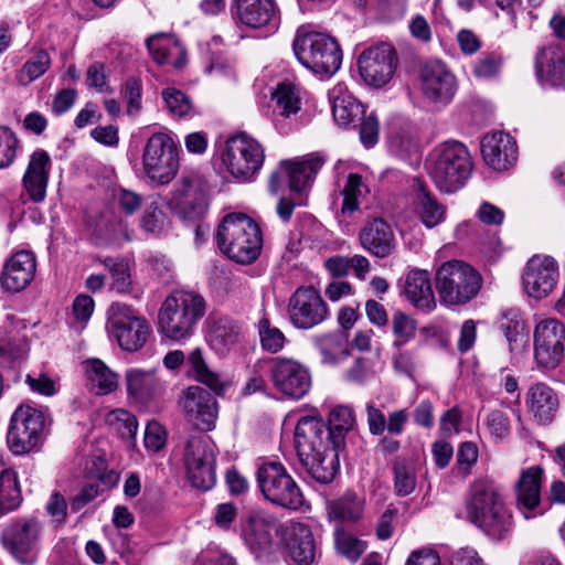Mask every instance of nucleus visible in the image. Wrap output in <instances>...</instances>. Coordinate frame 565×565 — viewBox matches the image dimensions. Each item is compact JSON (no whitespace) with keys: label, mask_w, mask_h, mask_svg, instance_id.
<instances>
[{"label":"nucleus","mask_w":565,"mask_h":565,"mask_svg":"<svg viewBox=\"0 0 565 565\" xmlns=\"http://www.w3.org/2000/svg\"><path fill=\"white\" fill-rule=\"evenodd\" d=\"M355 417L349 406L334 407L327 426L315 416L301 417L295 428V445L301 466L319 483H330L339 469L338 451L344 446L347 434Z\"/></svg>","instance_id":"f257e3e1"},{"label":"nucleus","mask_w":565,"mask_h":565,"mask_svg":"<svg viewBox=\"0 0 565 565\" xmlns=\"http://www.w3.org/2000/svg\"><path fill=\"white\" fill-rule=\"evenodd\" d=\"M467 519L494 540L504 539L513 529V516L495 484L487 479L470 486L466 500Z\"/></svg>","instance_id":"f03ea898"},{"label":"nucleus","mask_w":565,"mask_h":565,"mask_svg":"<svg viewBox=\"0 0 565 565\" xmlns=\"http://www.w3.org/2000/svg\"><path fill=\"white\" fill-rule=\"evenodd\" d=\"M205 311L206 301L201 294L194 290H174L159 309V331L173 341L188 339L194 333Z\"/></svg>","instance_id":"7ed1b4c3"},{"label":"nucleus","mask_w":565,"mask_h":565,"mask_svg":"<svg viewBox=\"0 0 565 565\" xmlns=\"http://www.w3.org/2000/svg\"><path fill=\"white\" fill-rule=\"evenodd\" d=\"M472 169L468 148L456 140L437 145L427 159L429 177L437 189L445 193H455L460 190L470 178Z\"/></svg>","instance_id":"20e7f679"},{"label":"nucleus","mask_w":565,"mask_h":565,"mask_svg":"<svg viewBox=\"0 0 565 565\" xmlns=\"http://www.w3.org/2000/svg\"><path fill=\"white\" fill-rule=\"evenodd\" d=\"M221 250L238 264H250L257 259L263 246L259 226L244 214L224 217L216 233Z\"/></svg>","instance_id":"39448f33"},{"label":"nucleus","mask_w":565,"mask_h":565,"mask_svg":"<svg viewBox=\"0 0 565 565\" xmlns=\"http://www.w3.org/2000/svg\"><path fill=\"white\" fill-rule=\"evenodd\" d=\"M292 49L297 60L316 74L332 76L342 63V51L338 41L326 33L299 28Z\"/></svg>","instance_id":"423d86ee"},{"label":"nucleus","mask_w":565,"mask_h":565,"mask_svg":"<svg viewBox=\"0 0 565 565\" xmlns=\"http://www.w3.org/2000/svg\"><path fill=\"white\" fill-rule=\"evenodd\" d=\"M44 524L35 516L15 518L0 535L3 550L20 565H35L41 552Z\"/></svg>","instance_id":"0eeeda50"},{"label":"nucleus","mask_w":565,"mask_h":565,"mask_svg":"<svg viewBox=\"0 0 565 565\" xmlns=\"http://www.w3.org/2000/svg\"><path fill=\"white\" fill-rule=\"evenodd\" d=\"M440 300L448 306L470 301L481 288L480 275L468 264L452 259L441 264L435 276Z\"/></svg>","instance_id":"6e6552de"},{"label":"nucleus","mask_w":565,"mask_h":565,"mask_svg":"<svg viewBox=\"0 0 565 565\" xmlns=\"http://www.w3.org/2000/svg\"><path fill=\"white\" fill-rule=\"evenodd\" d=\"M257 486L263 497L275 505L298 510L305 498L297 482L285 466L277 461H266L256 471Z\"/></svg>","instance_id":"1a4fd4ad"},{"label":"nucleus","mask_w":565,"mask_h":565,"mask_svg":"<svg viewBox=\"0 0 565 565\" xmlns=\"http://www.w3.org/2000/svg\"><path fill=\"white\" fill-rule=\"evenodd\" d=\"M265 160L264 147L245 132L227 139L222 162L238 181H249L258 173Z\"/></svg>","instance_id":"9d476101"},{"label":"nucleus","mask_w":565,"mask_h":565,"mask_svg":"<svg viewBox=\"0 0 565 565\" xmlns=\"http://www.w3.org/2000/svg\"><path fill=\"white\" fill-rule=\"evenodd\" d=\"M179 169L178 149L166 134H153L146 142L142 152V171L157 184H168Z\"/></svg>","instance_id":"9b49d317"},{"label":"nucleus","mask_w":565,"mask_h":565,"mask_svg":"<svg viewBox=\"0 0 565 565\" xmlns=\"http://www.w3.org/2000/svg\"><path fill=\"white\" fill-rule=\"evenodd\" d=\"M216 446L207 436H192L184 450V466L191 484L201 490L211 489L216 480Z\"/></svg>","instance_id":"f8f14e48"},{"label":"nucleus","mask_w":565,"mask_h":565,"mask_svg":"<svg viewBox=\"0 0 565 565\" xmlns=\"http://www.w3.org/2000/svg\"><path fill=\"white\" fill-rule=\"evenodd\" d=\"M168 206L183 221H200L207 211L205 185L194 173L182 174L173 184Z\"/></svg>","instance_id":"ddd939ff"},{"label":"nucleus","mask_w":565,"mask_h":565,"mask_svg":"<svg viewBox=\"0 0 565 565\" xmlns=\"http://www.w3.org/2000/svg\"><path fill=\"white\" fill-rule=\"evenodd\" d=\"M109 312L108 329L119 347L128 352L140 350L151 334L149 322L125 305H111Z\"/></svg>","instance_id":"4468645a"},{"label":"nucleus","mask_w":565,"mask_h":565,"mask_svg":"<svg viewBox=\"0 0 565 565\" xmlns=\"http://www.w3.org/2000/svg\"><path fill=\"white\" fill-rule=\"evenodd\" d=\"M45 426L44 415L41 411L21 405L11 417L8 431L10 449L22 455L33 450L42 440Z\"/></svg>","instance_id":"2eb2a0df"},{"label":"nucleus","mask_w":565,"mask_h":565,"mask_svg":"<svg viewBox=\"0 0 565 565\" xmlns=\"http://www.w3.org/2000/svg\"><path fill=\"white\" fill-rule=\"evenodd\" d=\"M270 379L274 387L290 399L305 397L312 384L309 367L298 360L285 356L271 359Z\"/></svg>","instance_id":"dca6fc26"},{"label":"nucleus","mask_w":565,"mask_h":565,"mask_svg":"<svg viewBox=\"0 0 565 565\" xmlns=\"http://www.w3.org/2000/svg\"><path fill=\"white\" fill-rule=\"evenodd\" d=\"M418 79L422 97L434 106L448 105L458 88L456 76L440 61L426 63L419 72Z\"/></svg>","instance_id":"f3484780"},{"label":"nucleus","mask_w":565,"mask_h":565,"mask_svg":"<svg viewBox=\"0 0 565 565\" xmlns=\"http://www.w3.org/2000/svg\"><path fill=\"white\" fill-rule=\"evenodd\" d=\"M534 359L543 369H555L564 356L565 328L555 318L541 320L534 329Z\"/></svg>","instance_id":"a211bd4d"},{"label":"nucleus","mask_w":565,"mask_h":565,"mask_svg":"<svg viewBox=\"0 0 565 565\" xmlns=\"http://www.w3.org/2000/svg\"><path fill=\"white\" fill-rule=\"evenodd\" d=\"M287 313L295 328L309 330L327 319L328 308L317 289L300 287L290 296Z\"/></svg>","instance_id":"6ab92c4d"},{"label":"nucleus","mask_w":565,"mask_h":565,"mask_svg":"<svg viewBox=\"0 0 565 565\" xmlns=\"http://www.w3.org/2000/svg\"><path fill=\"white\" fill-rule=\"evenodd\" d=\"M179 406L194 427L202 431L214 429L218 414L216 398L205 388L191 385L185 388L179 401Z\"/></svg>","instance_id":"aec40b11"},{"label":"nucleus","mask_w":565,"mask_h":565,"mask_svg":"<svg viewBox=\"0 0 565 565\" xmlns=\"http://www.w3.org/2000/svg\"><path fill=\"white\" fill-rule=\"evenodd\" d=\"M558 277V264L553 257L535 255L526 263L522 276L523 287L530 297L543 299L555 289Z\"/></svg>","instance_id":"412c9836"},{"label":"nucleus","mask_w":565,"mask_h":565,"mask_svg":"<svg viewBox=\"0 0 565 565\" xmlns=\"http://www.w3.org/2000/svg\"><path fill=\"white\" fill-rule=\"evenodd\" d=\"M359 71L369 85L382 87L387 84L396 68V54L388 44L365 50L358 60Z\"/></svg>","instance_id":"4be33fe9"},{"label":"nucleus","mask_w":565,"mask_h":565,"mask_svg":"<svg viewBox=\"0 0 565 565\" xmlns=\"http://www.w3.org/2000/svg\"><path fill=\"white\" fill-rule=\"evenodd\" d=\"M277 535L289 556L298 565H311L318 555V547L310 527L300 522L288 521L277 527Z\"/></svg>","instance_id":"5701e85b"},{"label":"nucleus","mask_w":565,"mask_h":565,"mask_svg":"<svg viewBox=\"0 0 565 565\" xmlns=\"http://www.w3.org/2000/svg\"><path fill=\"white\" fill-rule=\"evenodd\" d=\"M36 259L30 250H19L9 257L0 274L1 289L7 294L24 290L34 279Z\"/></svg>","instance_id":"b1692460"},{"label":"nucleus","mask_w":565,"mask_h":565,"mask_svg":"<svg viewBox=\"0 0 565 565\" xmlns=\"http://www.w3.org/2000/svg\"><path fill=\"white\" fill-rule=\"evenodd\" d=\"M543 469L532 466L521 472L516 483V507L525 520L541 516L545 509L541 503Z\"/></svg>","instance_id":"393cba45"},{"label":"nucleus","mask_w":565,"mask_h":565,"mask_svg":"<svg viewBox=\"0 0 565 565\" xmlns=\"http://www.w3.org/2000/svg\"><path fill=\"white\" fill-rule=\"evenodd\" d=\"M185 362V354L181 350H174L166 354L163 364L169 370H175ZM190 374L200 383L206 385L216 394L224 391V382L221 375L212 371L206 364L201 349L196 348L186 358Z\"/></svg>","instance_id":"a878e982"},{"label":"nucleus","mask_w":565,"mask_h":565,"mask_svg":"<svg viewBox=\"0 0 565 565\" xmlns=\"http://www.w3.org/2000/svg\"><path fill=\"white\" fill-rule=\"evenodd\" d=\"M481 153L489 167L497 171H503L516 162L518 146L509 134L489 132L481 139Z\"/></svg>","instance_id":"bb28decb"},{"label":"nucleus","mask_w":565,"mask_h":565,"mask_svg":"<svg viewBox=\"0 0 565 565\" xmlns=\"http://www.w3.org/2000/svg\"><path fill=\"white\" fill-rule=\"evenodd\" d=\"M322 164L323 160L318 156H310L301 161H282L279 171L270 175L269 189L273 193H277L280 175L286 174L290 191L301 192Z\"/></svg>","instance_id":"cd10ccee"},{"label":"nucleus","mask_w":565,"mask_h":565,"mask_svg":"<svg viewBox=\"0 0 565 565\" xmlns=\"http://www.w3.org/2000/svg\"><path fill=\"white\" fill-rule=\"evenodd\" d=\"M280 525L284 523H278L264 511H249L242 527L243 539L254 553H260L270 547L271 532L277 533V527Z\"/></svg>","instance_id":"c85d7f7f"},{"label":"nucleus","mask_w":565,"mask_h":565,"mask_svg":"<svg viewBox=\"0 0 565 565\" xmlns=\"http://www.w3.org/2000/svg\"><path fill=\"white\" fill-rule=\"evenodd\" d=\"M359 242L364 250L379 258L391 256L396 248L394 232L383 218L365 223L359 233Z\"/></svg>","instance_id":"c756f323"},{"label":"nucleus","mask_w":565,"mask_h":565,"mask_svg":"<svg viewBox=\"0 0 565 565\" xmlns=\"http://www.w3.org/2000/svg\"><path fill=\"white\" fill-rule=\"evenodd\" d=\"M525 405L537 424L548 425L558 412L559 398L550 385L537 382L529 387L525 394Z\"/></svg>","instance_id":"7c9ffc66"},{"label":"nucleus","mask_w":565,"mask_h":565,"mask_svg":"<svg viewBox=\"0 0 565 565\" xmlns=\"http://www.w3.org/2000/svg\"><path fill=\"white\" fill-rule=\"evenodd\" d=\"M51 166V157L43 149L34 151L30 157L22 184L29 198L35 203L42 202L46 196Z\"/></svg>","instance_id":"2f4dec72"},{"label":"nucleus","mask_w":565,"mask_h":565,"mask_svg":"<svg viewBox=\"0 0 565 565\" xmlns=\"http://www.w3.org/2000/svg\"><path fill=\"white\" fill-rule=\"evenodd\" d=\"M539 77L552 86L565 89V43H550L536 55Z\"/></svg>","instance_id":"473e14b6"},{"label":"nucleus","mask_w":565,"mask_h":565,"mask_svg":"<svg viewBox=\"0 0 565 565\" xmlns=\"http://www.w3.org/2000/svg\"><path fill=\"white\" fill-rule=\"evenodd\" d=\"M241 338V327L233 319L218 317L209 320L206 340L216 354L225 356L234 351Z\"/></svg>","instance_id":"72a5a7b5"},{"label":"nucleus","mask_w":565,"mask_h":565,"mask_svg":"<svg viewBox=\"0 0 565 565\" xmlns=\"http://www.w3.org/2000/svg\"><path fill=\"white\" fill-rule=\"evenodd\" d=\"M235 13L244 25L259 29L275 23L279 9L275 0H236Z\"/></svg>","instance_id":"f704fd0d"},{"label":"nucleus","mask_w":565,"mask_h":565,"mask_svg":"<svg viewBox=\"0 0 565 565\" xmlns=\"http://www.w3.org/2000/svg\"><path fill=\"white\" fill-rule=\"evenodd\" d=\"M329 99L332 103L333 118L339 126L349 127L364 116L363 105L348 92L344 83H338L329 90Z\"/></svg>","instance_id":"c9c22d12"},{"label":"nucleus","mask_w":565,"mask_h":565,"mask_svg":"<svg viewBox=\"0 0 565 565\" xmlns=\"http://www.w3.org/2000/svg\"><path fill=\"white\" fill-rule=\"evenodd\" d=\"M127 393L139 403H147L162 391L153 370L128 369L125 373Z\"/></svg>","instance_id":"e433bc0d"},{"label":"nucleus","mask_w":565,"mask_h":565,"mask_svg":"<svg viewBox=\"0 0 565 565\" xmlns=\"http://www.w3.org/2000/svg\"><path fill=\"white\" fill-rule=\"evenodd\" d=\"M404 292L407 299L418 309L429 311L436 307L430 275L427 270H411L406 276Z\"/></svg>","instance_id":"4c0bfd02"},{"label":"nucleus","mask_w":565,"mask_h":565,"mask_svg":"<svg viewBox=\"0 0 565 565\" xmlns=\"http://www.w3.org/2000/svg\"><path fill=\"white\" fill-rule=\"evenodd\" d=\"M83 370L89 390L96 395H107L118 388V374L100 359L90 358L85 360Z\"/></svg>","instance_id":"58836bf2"},{"label":"nucleus","mask_w":565,"mask_h":565,"mask_svg":"<svg viewBox=\"0 0 565 565\" xmlns=\"http://www.w3.org/2000/svg\"><path fill=\"white\" fill-rule=\"evenodd\" d=\"M415 213L427 228H434L446 218L447 209L440 204L420 180L416 181Z\"/></svg>","instance_id":"ea45409f"},{"label":"nucleus","mask_w":565,"mask_h":565,"mask_svg":"<svg viewBox=\"0 0 565 565\" xmlns=\"http://www.w3.org/2000/svg\"><path fill=\"white\" fill-rule=\"evenodd\" d=\"M147 47L159 64H170L175 68L185 64V51L173 35L154 34L147 40Z\"/></svg>","instance_id":"a19ab883"},{"label":"nucleus","mask_w":565,"mask_h":565,"mask_svg":"<svg viewBox=\"0 0 565 565\" xmlns=\"http://www.w3.org/2000/svg\"><path fill=\"white\" fill-rule=\"evenodd\" d=\"M365 500L354 493L348 492L328 505L331 519L343 522H356L364 512Z\"/></svg>","instance_id":"79ce46f5"},{"label":"nucleus","mask_w":565,"mask_h":565,"mask_svg":"<svg viewBox=\"0 0 565 565\" xmlns=\"http://www.w3.org/2000/svg\"><path fill=\"white\" fill-rule=\"evenodd\" d=\"M315 348L322 358V363L335 365L349 356V350L340 337L333 334L318 335L312 339Z\"/></svg>","instance_id":"37998d69"},{"label":"nucleus","mask_w":565,"mask_h":565,"mask_svg":"<svg viewBox=\"0 0 565 565\" xmlns=\"http://www.w3.org/2000/svg\"><path fill=\"white\" fill-rule=\"evenodd\" d=\"M275 109L282 117H289L297 114L301 108V97L299 88L289 82L278 84L273 93Z\"/></svg>","instance_id":"c03bdc74"},{"label":"nucleus","mask_w":565,"mask_h":565,"mask_svg":"<svg viewBox=\"0 0 565 565\" xmlns=\"http://www.w3.org/2000/svg\"><path fill=\"white\" fill-rule=\"evenodd\" d=\"M22 501L17 473L13 470L0 472V515L17 509Z\"/></svg>","instance_id":"a18cd8bd"},{"label":"nucleus","mask_w":565,"mask_h":565,"mask_svg":"<svg viewBox=\"0 0 565 565\" xmlns=\"http://www.w3.org/2000/svg\"><path fill=\"white\" fill-rule=\"evenodd\" d=\"M394 490L397 495L406 497L416 488V473L412 462L397 458L393 465Z\"/></svg>","instance_id":"49530a36"},{"label":"nucleus","mask_w":565,"mask_h":565,"mask_svg":"<svg viewBox=\"0 0 565 565\" xmlns=\"http://www.w3.org/2000/svg\"><path fill=\"white\" fill-rule=\"evenodd\" d=\"M100 263L110 273L111 288L117 292L127 294L131 290V276L128 263L122 258L106 257Z\"/></svg>","instance_id":"de8ad7c7"},{"label":"nucleus","mask_w":565,"mask_h":565,"mask_svg":"<svg viewBox=\"0 0 565 565\" xmlns=\"http://www.w3.org/2000/svg\"><path fill=\"white\" fill-rule=\"evenodd\" d=\"M51 66V57L47 52H35L21 67L17 78L21 85H28L41 77Z\"/></svg>","instance_id":"09e8293b"},{"label":"nucleus","mask_w":565,"mask_h":565,"mask_svg":"<svg viewBox=\"0 0 565 565\" xmlns=\"http://www.w3.org/2000/svg\"><path fill=\"white\" fill-rule=\"evenodd\" d=\"M366 186L362 182V177L356 173H350L347 183L341 191L343 196L341 214L351 215L359 209V198L363 194Z\"/></svg>","instance_id":"8fccbe9b"},{"label":"nucleus","mask_w":565,"mask_h":565,"mask_svg":"<svg viewBox=\"0 0 565 565\" xmlns=\"http://www.w3.org/2000/svg\"><path fill=\"white\" fill-rule=\"evenodd\" d=\"M334 545L340 554L352 562H355L366 548L365 542L341 529H337L334 532Z\"/></svg>","instance_id":"3c124183"},{"label":"nucleus","mask_w":565,"mask_h":565,"mask_svg":"<svg viewBox=\"0 0 565 565\" xmlns=\"http://www.w3.org/2000/svg\"><path fill=\"white\" fill-rule=\"evenodd\" d=\"M260 343L264 350L270 353L279 352L285 345V334L276 327H271L267 318L258 322Z\"/></svg>","instance_id":"603ef678"},{"label":"nucleus","mask_w":565,"mask_h":565,"mask_svg":"<svg viewBox=\"0 0 565 565\" xmlns=\"http://www.w3.org/2000/svg\"><path fill=\"white\" fill-rule=\"evenodd\" d=\"M416 321L408 315L396 312L392 318V330L395 337L394 345L402 347L411 341L416 333Z\"/></svg>","instance_id":"864d4df0"},{"label":"nucleus","mask_w":565,"mask_h":565,"mask_svg":"<svg viewBox=\"0 0 565 565\" xmlns=\"http://www.w3.org/2000/svg\"><path fill=\"white\" fill-rule=\"evenodd\" d=\"M162 98L170 114L175 117H186L193 111L192 104L188 96L175 88H166Z\"/></svg>","instance_id":"5fc2aeb1"},{"label":"nucleus","mask_w":565,"mask_h":565,"mask_svg":"<svg viewBox=\"0 0 565 565\" xmlns=\"http://www.w3.org/2000/svg\"><path fill=\"white\" fill-rule=\"evenodd\" d=\"M373 362L370 359L356 358L343 373V380L351 384H363L374 375Z\"/></svg>","instance_id":"6e6d98bb"},{"label":"nucleus","mask_w":565,"mask_h":565,"mask_svg":"<svg viewBox=\"0 0 565 565\" xmlns=\"http://www.w3.org/2000/svg\"><path fill=\"white\" fill-rule=\"evenodd\" d=\"M483 423L490 436L497 440H502L510 434V419L502 411H491L486 415Z\"/></svg>","instance_id":"4d7b16f0"},{"label":"nucleus","mask_w":565,"mask_h":565,"mask_svg":"<svg viewBox=\"0 0 565 565\" xmlns=\"http://www.w3.org/2000/svg\"><path fill=\"white\" fill-rule=\"evenodd\" d=\"M167 224V216L160 209L159 202H151L145 210L141 217V227L149 233H160Z\"/></svg>","instance_id":"13d9d810"},{"label":"nucleus","mask_w":565,"mask_h":565,"mask_svg":"<svg viewBox=\"0 0 565 565\" xmlns=\"http://www.w3.org/2000/svg\"><path fill=\"white\" fill-rule=\"evenodd\" d=\"M18 138L7 127H0V169L8 168L17 157Z\"/></svg>","instance_id":"bf43d9fd"},{"label":"nucleus","mask_w":565,"mask_h":565,"mask_svg":"<svg viewBox=\"0 0 565 565\" xmlns=\"http://www.w3.org/2000/svg\"><path fill=\"white\" fill-rule=\"evenodd\" d=\"M143 443L145 447L152 452L161 450L167 443L164 428L157 422L149 423L145 430Z\"/></svg>","instance_id":"052dcab7"},{"label":"nucleus","mask_w":565,"mask_h":565,"mask_svg":"<svg viewBox=\"0 0 565 565\" xmlns=\"http://www.w3.org/2000/svg\"><path fill=\"white\" fill-rule=\"evenodd\" d=\"M501 67V58L495 55H484L473 64L472 73L480 79L494 77Z\"/></svg>","instance_id":"680f3d73"},{"label":"nucleus","mask_w":565,"mask_h":565,"mask_svg":"<svg viewBox=\"0 0 565 565\" xmlns=\"http://www.w3.org/2000/svg\"><path fill=\"white\" fill-rule=\"evenodd\" d=\"M360 125V139L366 148H372L379 140V120L376 116L371 113L362 117Z\"/></svg>","instance_id":"e2e57ef3"},{"label":"nucleus","mask_w":565,"mask_h":565,"mask_svg":"<svg viewBox=\"0 0 565 565\" xmlns=\"http://www.w3.org/2000/svg\"><path fill=\"white\" fill-rule=\"evenodd\" d=\"M124 95L127 99V111L129 115L136 114L141 108V83L139 79L128 78L124 86Z\"/></svg>","instance_id":"0e129e2a"},{"label":"nucleus","mask_w":565,"mask_h":565,"mask_svg":"<svg viewBox=\"0 0 565 565\" xmlns=\"http://www.w3.org/2000/svg\"><path fill=\"white\" fill-rule=\"evenodd\" d=\"M477 339V327L476 322L471 319L466 320L459 330V338L457 340V350L460 353H467L470 351Z\"/></svg>","instance_id":"69168bd1"},{"label":"nucleus","mask_w":565,"mask_h":565,"mask_svg":"<svg viewBox=\"0 0 565 565\" xmlns=\"http://www.w3.org/2000/svg\"><path fill=\"white\" fill-rule=\"evenodd\" d=\"M110 422H117L120 424L124 428L121 434L124 436H128L129 438H134L136 436V433L138 430V422L136 419V416L129 413L126 409L118 408L110 413L109 415Z\"/></svg>","instance_id":"338daca9"},{"label":"nucleus","mask_w":565,"mask_h":565,"mask_svg":"<svg viewBox=\"0 0 565 565\" xmlns=\"http://www.w3.org/2000/svg\"><path fill=\"white\" fill-rule=\"evenodd\" d=\"M450 565H488L472 547H462L454 552Z\"/></svg>","instance_id":"774afa93"}]
</instances>
